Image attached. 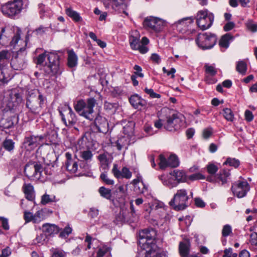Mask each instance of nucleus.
<instances>
[{"label":"nucleus","instance_id":"f257e3e1","mask_svg":"<svg viewBox=\"0 0 257 257\" xmlns=\"http://www.w3.org/2000/svg\"><path fill=\"white\" fill-rule=\"evenodd\" d=\"M36 61L37 64L46 74L53 76L60 73L58 55L54 53L47 54L44 52L37 57Z\"/></svg>","mask_w":257,"mask_h":257},{"label":"nucleus","instance_id":"f03ea898","mask_svg":"<svg viewBox=\"0 0 257 257\" xmlns=\"http://www.w3.org/2000/svg\"><path fill=\"white\" fill-rule=\"evenodd\" d=\"M156 231L153 228H147L140 232L139 244L142 250L138 254L144 255L147 252V255L155 254L157 250V246L155 239L156 236Z\"/></svg>","mask_w":257,"mask_h":257},{"label":"nucleus","instance_id":"7ed1b4c3","mask_svg":"<svg viewBox=\"0 0 257 257\" xmlns=\"http://www.w3.org/2000/svg\"><path fill=\"white\" fill-rule=\"evenodd\" d=\"M96 104V100L93 97L89 98L86 101L81 99L77 101L74 109L79 115L93 120L96 114L93 109Z\"/></svg>","mask_w":257,"mask_h":257},{"label":"nucleus","instance_id":"20e7f679","mask_svg":"<svg viewBox=\"0 0 257 257\" xmlns=\"http://www.w3.org/2000/svg\"><path fill=\"white\" fill-rule=\"evenodd\" d=\"M27 0H11L3 5L1 7L2 12L6 17L16 19L25 8L24 5Z\"/></svg>","mask_w":257,"mask_h":257},{"label":"nucleus","instance_id":"39448f33","mask_svg":"<svg viewBox=\"0 0 257 257\" xmlns=\"http://www.w3.org/2000/svg\"><path fill=\"white\" fill-rule=\"evenodd\" d=\"M13 32L14 36L10 42V45L15 48L19 42H21V36L22 34L21 30L18 27H13V29L10 28H3L0 33V44L2 45H6L10 41V34Z\"/></svg>","mask_w":257,"mask_h":257},{"label":"nucleus","instance_id":"423d86ee","mask_svg":"<svg viewBox=\"0 0 257 257\" xmlns=\"http://www.w3.org/2000/svg\"><path fill=\"white\" fill-rule=\"evenodd\" d=\"M45 100V98L39 92L38 95L31 94L27 98L26 106L30 112L35 115H39Z\"/></svg>","mask_w":257,"mask_h":257},{"label":"nucleus","instance_id":"0eeeda50","mask_svg":"<svg viewBox=\"0 0 257 257\" xmlns=\"http://www.w3.org/2000/svg\"><path fill=\"white\" fill-rule=\"evenodd\" d=\"M188 199L187 191L185 189H180L174 194L169 204L176 210H184L188 205Z\"/></svg>","mask_w":257,"mask_h":257},{"label":"nucleus","instance_id":"6e6552de","mask_svg":"<svg viewBox=\"0 0 257 257\" xmlns=\"http://www.w3.org/2000/svg\"><path fill=\"white\" fill-rule=\"evenodd\" d=\"M214 18L213 14L208 10L199 11L196 16L197 24L201 30H206L212 26Z\"/></svg>","mask_w":257,"mask_h":257},{"label":"nucleus","instance_id":"1a4fd4ad","mask_svg":"<svg viewBox=\"0 0 257 257\" xmlns=\"http://www.w3.org/2000/svg\"><path fill=\"white\" fill-rule=\"evenodd\" d=\"M14 112L7 108H0V127L8 129L14 126Z\"/></svg>","mask_w":257,"mask_h":257},{"label":"nucleus","instance_id":"9d476101","mask_svg":"<svg viewBox=\"0 0 257 257\" xmlns=\"http://www.w3.org/2000/svg\"><path fill=\"white\" fill-rule=\"evenodd\" d=\"M182 115L178 113L173 112L167 117L164 123V128L169 131H173L179 128L183 123Z\"/></svg>","mask_w":257,"mask_h":257},{"label":"nucleus","instance_id":"9b49d317","mask_svg":"<svg viewBox=\"0 0 257 257\" xmlns=\"http://www.w3.org/2000/svg\"><path fill=\"white\" fill-rule=\"evenodd\" d=\"M25 51V47L20 48L17 54L11 59V65L14 70H21L26 68V56L23 54Z\"/></svg>","mask_w":257,"mask_h":257},{"label":"nucleus","instance_id":"f8f14e48","mask_svg":"<svg viewBox=\"0 0 257 257\" xmlns=\"http://www.w3.org/2000/svg\"><path fill=\"white\" fill-rule=\"evenodd\" d=\"M198 46L202 49L212 48L216 42V37L213 34L204 33L198 35L196 40Z\"/></svg>","mask_w":257,"mask_h":257},{"label":"nucleus","instance_id":"ddd939ff","mask_svg":"<svg viewBox=\"0 0 257 257\" xmlns=\"http://www.w3.org/2000/svg\"><path fill=\"white\" fill-rule=\"evenodd\" d=\"M249 184L245 180H238L234 182L231 186V191L234 196L241 198L246 196L249 190Z\"/></svg>","mask_w":257,"mask_h":257},{"label":"nucleus","instance_id":"4468645a","mask_svg":"<svg viewBox=\"0 0 257 257\" xmlns=\"http://www.w3.org/2000/svg\"><path fill=\"white\" fill-rule=\"evenodd\" d=\"M43 135H27L23 142V146L28 151H31L37 148L44 141Z\"/></svg>","mask_w":257,"mask_h":257},{"label":"nucleus","instance_id":"2eb2a0df","mask_svg":"<svg viewBox=\"0 0 257 257\" xmlns=\"http://www.w3.org/2000/svg\"><path fill=\"white\" fill-rule=\"evenodd\" d=\"M63 110H59V113L63 122L67 126L74 124L77 121V117L72 108L68 105H65Z\"/></svg>","mask_w":257,"mask_h":257},{"label":"nucleus","instance_id":"dca6fc26","mask_svg":"<svg viewBox=\"0 0 257 257\" xmlns=\"http://www.w3.org/2000/svg\"><path fill=\"white\" fill-rule=\"evenodd\" d=\"M143 24L144 27L147 29L155 32H159L162 29L164 25V22L161 19L151 16L146 18Z\"/></svg>","mask_w":257,"mask_h":257},{"label":"nucleus","instance_id":"f3484780","mask_svg":"<svg viewBox=\"0 0 257 257\" xmlns=\"http://www.w3.org/2000/svg\"><path fill=\"white\" fill-rule=\"evenodd\" d=\"M22 96L19 90H12L9 92L7 106L5 108L13 111L15 107H16L22 102Z\"/></svg>","mask_w":257,"mask_h":257},{"label":"nucleus","instance_id":"a211bd4d","mask_svg":"<svg viewBox=\"0 0 257 257\" xmlns=\"http://www.w3.org/2000/svg\"><path fill=\"white\" fill-rule=\"evenodd\" d=\"M43 167L42 165L37 163L34 166L29 164L26 165L24 169V173L27 176H34L36 178L40 179Z\"/></svg>","mask_w":257,"mask_h":257},{"label":"nucleus","instance_id":"6ab92c4d","mask_svg":"<svg viewBox=\"0 0 257 257\" xmlns=\"http://www.w3.org/2000/svg\"><path fill=\"white\" fill-rule=\"evenodd\" d=\"M24 219L26 223L33 222L34 223H39L44 219L43 212L42 210L37 211L35 214L25 210L24 212Z\"/></svg>","mask_w":257,"mask_h":257},{"label":"nucleus","instance_id":"aec40b11","mask_svg":"<svg viewBox=\"0 0 257 257\" xmlns=\"http://www.w3.org/2000/svg\"><path fill=\"white\" fill-rule=\"evenodd\" d=\"M112 173L114 177L117 179L125 178L128 179H130L132 176V173L128 168L126 167H124L122 168L121 171H120L118 169V165L116 164H113Z\"/></svg>","mask_w":257,"mask_h":257},{"label":"nucleus","instance_id":"412c9836","mask_svg":"<svg viewBox=\"0 0 257 257\" xmlns=\"http://www.w3.org/2000/svg\"><path fill=\"white\" fill-rule=\"evenodd\" d=\"M106 8H111L115 11H120L126 8V5L124 0H102Z\"/></svg>","mask_w":257,"mask_h":257},{"label":"nucleus","instance_id":"4be33fe9","mask_svg":"<svg viewBox=\"0 0 257 257\" xmlns=\"http://www.w3.org/2000/svg\"><path fill=\"white\" fill-rule=\"evenodd\" d=\"M193 22V19L191 17H187L179 20L173 24V27H176L177 30L181 33H185L188 29L189 25Z\"/></svg>","mask_w":257,"mask_h":257},{"label":"nucleus","instance_id":"5701e85b","mask_svg":"<svg viewBox=\"0 0 257 257\" xmlns=\"http://www.w3.org/2000/svg\"><path fill=\"white\" fill-rule=\"evenodd\" d=\"M94 123L97 131L103 134L108 131V122L104 117L101 116H96L94 118Z\"/></svg>","mask_w":257,"mask_h":257},{"label":"nucleus","instance_id":"b1692460","mask_svg":"<svg viewBox=\"0 0 257 257\" xmlns=\"http://www.w3.org/2000/svg\"><path fill=\"white\" fill-rule=\"evenodd\" d=\"M162 202H155L151 205H149V213L153 214H158L159 217L166 218V211L163 207Z\"/></svg>","mask_w":257,"mask_h":257},{"label":"nucleus","instance_id":"393cba45","mask_svg":"<svg viewBox=\"0 0 257 257\" xmlns=\"http://www.w3.org/2000/svg\"><path fill=\"white\" fill-rule=\"evenodd\" d=\"M159 179L162 181L164 185L170 189L176 187L178 185L174 176L171 175L170 173L167 175H162L159 176Z\"/></svg>","mask_w":257,"mask_h":257},{"label":"nucleus","instance_id":"a878e982","mask_svg":"<svg viewBox=\"0 0 257 257\" xmlns=\"http://www.w3.org/2000/svg\"><path fill=\"white\" fill-rule=\"evenodd\" d=\"M131 105L136 109H141L146 105V101L138 94H134L129 98Z\"/></svg>","mask_w":257,"mask_h":257},{"label":"nucleus","instance_id":"bb28decb","mask_svg":"<svg viewBox=\"0 0 257 257\" xmlns=\"http://www.w3.org/2000/svg\"><path fill=\"white\" fill-rule=\"evenodd\" d=\"M140 35L138 31H132L129 37V43L132 49L137 50L140 45Z\"/></svg>","mask_w":257,"mask_h":257},{"label":"nucleus","instance_id":"cd10ccee","mask_svg":"<svg viewBox=\"0 0 257 257\" xmlns=\"http://www.w3.org/2000/svg\"><path fill=\"white\" fill-rule=\"evenodd\" d=\"M60 231V228L55 224L45 223L42 225V231L48 236L57 234Z\"/></svg>","mask_w":257,"mask_h":257},{"label":"nucleus","instance_id":"c85d7f7f","mask_svg":"<svg viewBox=\"0 0 257 257\" xmlns=\"http://www.w3.org/2000/svg\"><path fill=\"white\" fill-rule=\"evenodd\" d=\"M11 79L7 67L5 65L0 64V85L7 83Z\"/></svg>","mask_w":257,"mask_h":257},{"label":"nucleus","instance_id":"c756f323","mask_svg":"<svg viewBox=\"0 0 257 257\" xmlns=\"http://www.w3.org/2000/svg\"><path fill=\"white\" fill-rule=\"evenodd\" d=\"M65 156L67 159V161L65 163L67 170L72 173H75L78 169L77 162L72 159L71 154L70 153H66Z\"/></svg>","mask_w":257,"mask_h":257},{"label":"nucleus","instance_id":"7c9ffc66","mask_svg":"<svg viewBox=\"0 0 257 257\" xmlns=\"http://www.w3.org/2000/svg\"><path fill=\"white\" fill-rule=\"evenodd\" d=\"M23 190L28 200L32 201L34 199V189L33 186L31 184H24L23 186Z\"/></svg>","mask_w":257,"mask_h":257},{"label":"nucleus","instance_id":"2f4dec72","mask_svg":"<svg viewBox=\"0 0 257 257\" xmlns=\"http://www.w3.org/2000/svg\"><path fill=\"white\" fill-rule=\"evenodd\" d=\"M128 214V211L126 210H121L118 214L117 215L115 218V220L117 224H121L122 223H131L133 220H131L130 218L126 217Z\"/></svg>","mask_w":257,"mask_h":257},{"label":"nucleus","instance_id":"473e14b6","mask_svg":"<svg viewBox=\"0 0 257 257\" xmlns=\"http://www.w3.org/2000/svg\"><path fill=\"white\" fill-rule=\"evenodd\" d=\"M171 175L174 176L177 183L185 182L187 180V176L185 172L183 170H175L170 172Z\"/></svg>","mask_w":257,"mask_h":257},{"label":"nucleus","instance_id":"72a5a7b5","mask_svg":"<svg viewBox=\"0 0 257 257\" xmlns=\"http://www.w3.org/2000/svg\"><path fill=\"white\" fill-rule=\"evenodd\" d=\"M68 53V66L73 68L77 65V56L73 50H69Z\"/></svg>","mask_w":257,"mask_h":257},{"label":"nucleus","instance_id":"f704fd0d","mask_svg":"<svg viewBox=\"0 0 257 257\" xmlns=\"http://www.w3.org/2000/svg\"><path fill=\"white\" fill-rule=\"evenodd\" d=\"M233 37L229 33H227L222 36L219 41L220 47L226 49L229 45L230 42L232 40Z\"/></svg>","mask_w":257,"mask_h":257},{"label":"nucleus","instance_id":"c9c22d12","mask_svg":"<svg viewBox=\"0 0 257 257\" xmlns=\"http://www.w3.org/2000/svg\"><path fill=\"white\" fill-rule=\"evenodd\" d=\"M98 159L100 163V169L106 172L109 168V163L107 156L105 154H100L98 156Z\"/></svg>","mask_w":257,"mask_h":257},{"label":"nucleus","instance_id":"e433bc0d","mask_svg":"<svg viewBox=\"0 0 257 257\" xmlns=\"http://www.w3.org/2000/svg\"><path fill=\"white\" fill-rule=\"evenodd\" d=\"M66 14L75 22H79L81 20V17L79 13L72 10L70 7L67 8L65 10Z\"/></svg>","mask_w":257,"mask_h":257},{"label":"nucleus","instance_id":"4c0bfd02","mask_svg":"<svg viewBox=\"0 0 257 257\" xmlns=\"http://www.w3.org/2000/svg\"><path fill=\"white\" fill-rule=\"evenodd\" d=\"M48 239L47 235L43 232L40 234L37 235L36 238L33 240V244L39 245L44 244L47 242Z\"/></svg>","mask_w":257,"mask_h":257},{"label":"nucleus","instance_id":"58836bf2","mask_svg":"<svg viewBox=\"0 0 257 257\" xmlns=\"http://www.w3.org/2000/svg\"><path fill=\"white\" fill-rule=\"evenodd\" d=\"M110 254V248L106 245H104L98 249L96 257H109Z\"/></svg>","mask_w":257,"mask_h":257},{"label":"nucleus","instance_id":"ea45409f","mask_svg":"<svg viewBox=\"0 0 257 257\" xmlns=\"http://www.w3.org/2000/svg\"><path fill=\"white\" fill-rule=\"evenodd\" d=\"M11 57V54L8 50H3L0 52V64L5 65L7 66L9 60Z\"/></svg>","mask_w":257,"mask_h":257},{"label":"nucleus","instance_id":"a19ab883","mask_svg":"<svg viewBox=\"0 0 257 257\" xmlns=\"http://www.w3.org/2000/svg\"><path fill=\"white\" fill-rule=\"evenodd\" d=\"M230 175L229 171L223 170L220 172L218 178L221 182V184L224 185L227 182V180Z\"/></svg>","mask_w":257,"mask_h":257},{"label":"nucleus","instance_id":"79ce46f5","mask_svg":"<svg viewBox=\"0 0 257 257\" xmlns=\"http://www.w3.org/2000/svg\"><path fill=\"white\" fill-rule=\"evenodd\" d=\"M189 244L187 242H181L179 244V252L181 256L185 257L189 253Z\"/></svg>","mask_w":257,"mask_h":257},{"label":"nucleus","instance_id":"37998d69","mask_svg":"<svg viewBox=\"0 0 257 257\" xmlns=\"http://www.w3.org/2000/svg\"><path fill=\"white\" fill-rule=\"evenodd\" d=\"M44 141L49 142L51 144H55L57 141V135L54 131H51L50 133H48L46 135L43 136Z\"/></svg>","mask_w":257,"mask_h":257},{"label":"nucleus","instance_id":"c03bdc74","mask_svg":"<svg viewBox=\"0 0 257 257\" xmlns=\"http://www.w3.org/2000/svg\"><path fill=\"white\" fill-rule=\"evenodd\" d=\"M98 191L101 196L108 200L110 199L111 197V191L110 189L102 186L99 188Z\"/></svg>","mask_w":257,"mask_h":257},{"label":"nucleus","instance_id":"a18cd8bd","mask_svg":"<svg viewBox=\"0 0 257 257\" xmlns=\"http://www.w3.org/2000/svg\"><path fill=\"white\" fill-rule=\"evenodd\" d=\"M169 166L173 168L177 167L179 165L178 157L175 155H171L168 158Z\"/></svg>","mask_w":257,"mask_h":257},{"label":"nucleus","instance_id":"49530a36","mask_svg":"<svg viewBox=\"0 0 257 257\" xmlns=\"http://www.w3.org/2000/svg\"><path fill=\"white\" fill-rule=\"evenodd\" d=\"M56 197L54 195H49L47 194H45L42 196L41 198V203L45 205L50 202H56Z\"/></svg>","mask_w":257,"mask_h":257},{"label":"nucleus","instance_id":"de8ad7c7","mask_svg":"<svg viewBox=\"0 0 257 257\" xmlns=\"http://www.w3.org/2000/svg\"><path fill=\"white\" fill-rule=\"evenodd\" d=\"M236 70L240 74H244L247 69L246 64L243 61H238L236 64Z\"/></svg>","mask_w":257,"mask_h":257},{"label":"nucleus","instance_id":"09e8293b","mask_svg":"<svg viewBox=\"0 0 257 257\" xmlns=\"http://www.w3.org/2000/svg\"><path fill=\"white\" fill-rule=\"evenodd\" d=\"M223 165H229L236 168L239 166L240 161L235 158H228L223 163Z\"/></svg>","mask_w":257,"mask_h":257},{"label":"nucleus","instance_id":"8fccbe9b","mask_svg":"<svg viewBox=\"0 0 257 257\" xmlns=\"http://www.w3.org/2000/svg\"><path fill=\"white\" fill-rule=\"evenodd\" d=\"M72 228L68 225L63 229L59 231V236L61 238H66L72 233Z\"/></svg>","mask_w":257,"mask_h":257},{"label":"nucleus","instance_id":"3c124183","mask_svg":"<svg viewBox=\"0 0 257 257\" xmlns=\"http://www.w3.org/2000/svg\"><path fill=\"white\" fill-rule=\"evenodd\" d=\"M223 112V116L227 121H233L234 119V114L230 108H224Z\"/></svg>","mask_w":257,"mask_h":257},{"label":"nucleus","instance_id":"603ef678","mask_svg":"<svg viewBox=\"0 0 257 257\" xmlns=\"http://www.w3.org/2000/svg\"><path fill=\"white\" fill-rule=\"evenodd\" d=\"M206 168L208 173L211 175L216 174L218 170V167L212 163H209Z\"/></svg>","mask_w":257,"mask_h":257},{"label":"nucleus","instance_id":"864d4df0","mask_svg":"<svg viewBox=\"0 0 257 257\" xmlns=\"http://www.w3.org/2000/svg\"><path fill=\"white\" fill-rule=\"evenodd\" d=\"M100 178L106 185H110L114 184V181L108 177L106 172H103L101 174Z\"/></svg>","mask_w":257,"mask_h":257},{"label":"nucleus","instance_id":"5fc2aeb1","mask_svg":"<svg viewBox=\"0 0 257 257\" xmlns=\"http://www.w3.org/2000/svg\"><path fill=\"white\" fill-rule=\"evenodd\" d=\"M159 165L161 169H165L166 168L169 167L168 164V159H166L164 155L161 154L159 155Z\"/></svg>","mask_w":257,"mask_h":257},{"label":"nucleus","instance_id":"6e6d98bb","mask_svg":"<svg viewBox=\"0 0 257 257\" xmlns=\"http://www.w3.org/2000/svg\"><path fill=\"white\" fill-rule=\"evenodd\" d=\"M92 156L93 155L90 151L87 150L80 153V157L87 162L91 161Z\"/></svg>","mask_w":257,"mask_h":257},{"label":"nucleus","instance_id":"4d7b16f0","mask_svg":"<svg viewBox=\"0 0 257 257\" xmlns=\"http://www.w3.org/2000/svg\"><path fill=\"white\" fill-rule=\"evenodd\" d=\"M3 147L5 150L10 152L14 148V143L12 140H6L3 143Z\"/></svg>","mask_w":257,"mask_h":257},{"label":"nucleus","instance_id":"13d9d810","mask_svg":"<svg viewBox=\"0 0 257 257\" xmlns=\"http://www.w3.org/2000/svg\"><path fill=\"white\" fill-rule=\"evenodd\" d=\"M204 67L205 68V72L211 76H214L216 75L217 70L214 66L206 64Z\"/></svg>","mask_w":257,"mask_h":257},{"label":"nucleus","instance_id":"bf43d9fd","mask_svg":"<svg viewBox=\"0 0 257 257\" xmlns=\"http://www.w3.org/2000/svg\"><path fill=\"white\" fill-rule=\"evenodd\" d=\"M144 91L145 93H146L147 94L149 95L150 97L152 98H159L161 97L160 94L157 93L155 92L153 90V89L150 88L149 89L148 88H145L144 89Z\"/></svg>","mask_w":257,"mask_h":257},{"label":"nucleus","instance_id":"052dcab7","mask_svg":"<svg viewBox=\"0 0 257 257\" xmlns=\"http://www.w3.org/2000/svg\"><path fill=\"white\" fill-rule=\"evenodd\" d=\"M52 257H66V254L63 250L54 249L52 251Z\"/></svg>","mask_w":257,"mask_h":257},{"label":"nucleus","instance_id":"680f3d73","mask_svg":"<svg viewBox=\"0 0 257 257\" xmlns=\"http://www.w3.org/2000/svg\"><path fill=\"white\" fill-rule=\"evenodd\" d=\"M232 233V228L230 225H225L222 230V235L224 237L228 236Z\"/></svg>","mask_w":257,"mask_h":257},{"label":"nucleus","instance_id":"e2e57ef3","mask_svg":"<svg viewBox=\"0 0 257 257\" xmlns=\"http://www.w3.org/2000/svg\"><path fill=\"white\" fill-rule=\"evenodd\" d=\"M48 30V27L40 26L34 31V33L37 36H43L44 34H45Z\"/></svg>","mask_w":257,"mask_h":257},{"label":"nucleus","instance_id":"0e129e2a","mask_svg":"<svg viewBox=\"0 0 257 257\" xmlns=\"http://www.w3.org/2000/svg\"><path fill=\"white\" fill-rule=\"evenodd\" d=\"M246 27L252 32H256L257 31V23L249 21L246 23Z\"/></svg>","mask_w":257,"mask_h":257},{"label":"nucleus","instance_id":"69168bd1","mask_svg":"<svg viewBox=\"0 0 257 257\" xmlns=\"http://www.w3.org/2000/svg\"><path fill=\"white\" fill-rule=\"evenodd\" d=\"M191 180H202L205 179V176L200 173H195L189 176Z\"/></svg>","mask_w":257,"mask_h":257},{"label":"nucleus","instance_id":"338daca9","mask_svg":"<svg viewBox=\"0 0 257 257\" xmlns=\"http://www.w3.org/2000/svg\"><path fill=\"white\" fill-rule=\"evenodd\" d=\"M213 130L211 127L205 128L203 131V137L204 139L209 138L212 134Z\"/></svg>","mask_w":257,"mask_h":257},{"label":"nucleus","instance_id":"774afa93","mask_svg":"<svg viewBox=\"0 0 257 257\" xmlns=\"http://www.w3.org/2000/svg\"><path fill=\"white\" fill-rule=\"evenodd\" d=\"M0 221H1L2 226L4 229H9L8 220L7 218L4 217H0Z\"/></svg>","mask_w":257,"mask_h":257}]
</instances>
